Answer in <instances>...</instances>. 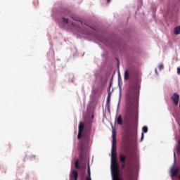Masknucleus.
I'll use <instances>...</instances> for the list:
<instances>
[{
  "label": "nucleus",
  "mask_w": 180,
  "mask_h": 180,
  "mask_svg": "<svg viewBox=\"0 0 180 180\" xmlns=\"http://www.w3.org/2000/svg\"><path fill=\"white\" fill-rule=\"evenodd\" d=\"M52 58H54V51H52V56H51Z\"/></svg>",
  "instance_id": "nucleus-27"
},
{
  "label": "nucleus",
  "mask_w": 180,
  "mask_h": 180,
  "mask_svg": "<svg viewBox=\"0 0 180 180\" xmlns=\"http://www.w3.org/2000/svg\"><path fill=\"white\" fill-rule=\"evenodd\" d=\"M118 67H119V61H118Z\"/></svg>",
  "instance_id": "nucleus-33"
},
{
  "label": "nucleus",
  "mask_w": 180,
  "mask_h": 180,
  "mask_svg": "<svg viewBox=\"0 0 180 180\" xmlns=\"http://www.w3.org/2000/svg\"><path fill=\"white\" fill-rule=\"evenodd\" d=\"M128 162H130V159L128 160Z\"/></svg>",
  "instance_id": "nucleus-32"
},
{
  "label": "nucleus",
  "mask_w": 180,
  "mask_h": 180,
  "mask_svg": "<svg viewBox=\"0 0 180 180\" xmlns=\"http://www.w3.org/2000/svg\"><path fill=\"white\" fill-rule=\"evenodd\" d=\"M123 85V82L121 80V82H120V86H122Z\"/></svg>",
  "instance_id": "nucleus-26"
},
{
  "label": "nucleus",
  "mask_w": 180,
  "mask_h": 180,
  "mask_svg": "<svg viewBox=\"0 0 180 180\" xmlns=\"http://www.w3.org/2000/svg\"><path fill=\"white\" fill-rule=\"evenodd\" d=\"M112 137L114 138V139H116V128L113 127V126H112Z\"/></svg>",
  "instance_id": "nucleus-21"
},
{
  "label": "nucleus",
  "mask_w": 180,
  "mask_h": 180,
  "mask_svg": "<svg viewBox=\"0 0 180 180\" xmlns=\"http://www.w3.org/2000/svg\"><path fill=\"white\" fill-rule=\"evenodd\" d=\"M127 139L129 140V141H131V143H136V141H137V132H129L127 135Z\"/></svg>",
  "instance_id": "nucleus-8"
},
{
  "label": "nucleus",
  "mask_w": 180,
  "mask_h": 180,
  "mask_svg": "<svg viewBox=\"0 0 180 180\" xmlns=\"http://www.w3.org/2000/svg\"><path fill=\"white\" fill-rule=\"evenodd\" d=\"M91 131L92 122L91 121L88 123H84L83 122H79L77 139L78 140L82 139L79 143L81 158H82V154H84V152L89 148L91 144H92V139H91Z\"/></svg>",
  "instance_id": "nucleus-2"
},
{
  "label": "nucleus",
  "mask_w": 180,
  "mask_h": 180,
  "mask_svg": "<svg viewBox=\"0 0 180 180\" xmlns=\"http://www.w3.org/2000/svg\"><path fill=\"white\" fill-rule=\"evenodd\" d=\"M142 133H141V141H143L144 139V133H147L148 131V127L147 126H144L142 128Z\"/></svg>",
  "instance_id": "nucleus-16"
},
{
  "label": "nucleus",
  "mask_w": 180,
  "mask_h": 180,
  "mask_svg": "<svg viewBox=\"0 0 180 180\" xmlns=\"http://www.w3.org/2000/svg\"><path fill=\"white\" fill-rule=\"evenodd\" d=\"M85 176V170L82 171V176H81V180L84 179Z\"/></svg>",
  "instance_id": "nucleus-22"
},
{
  "label": "nucleus",
  "mask_w": 180,
  "mask_h": 180,
  "mask_svg": "<svg viewBox=\"0 0 180 180\" xmlns=\"http://www.w3.org/2000/svg\"><path fill=\"white\" fill-rule=\"evenodd\" d=\"M141 82V79L136 77L134 85H129L125 91L124 122L128 126H130V122L133 119L139 117V98L140 96Z\"/></svg>",
  "instance_id": "nucleus-1"
},
{
  "label": "nucleus",
  "mask_w": 180,
  "mask_h": 180,
  "mask_svg": "<svg viewBox=\"0 0 180 180\" xmlns=\"http://www.w3.org/2000/svg\"><path fill=\"white\" fill-rule=\"evenodd\" d=\"M174 33L176 35L180 34V25L174 27Z\"/></svg>",
  "instance_id": "nucleus-19"
},
{
  "label": "nucleus",
  "mask_w": 180,
  "mask_h": 180,
  "mask_svg": "<svg viewBox=\"0 0 180 180\" xmlns=\"http://www.w3.org/2000/svg\"><path fill=\"white\" fill-rule=\"evenodd\" d=\"M177 74L180 75V67L177 68Z\"/></svg>",
  "instance_id": "nucleus-24"
},
{
  "label": "nucleus",
  "mask_w": 180,
  "mask_h": 180,
  "mask_svg": "<svg viewBox=\"0 0 180 180\" xmlns=\"http://www.w3.org/2000/svg\"><path fill=\"white\" fill-rule=\"evenodd\" d=\"M78 22H79V23L80 25H82V21L79 20Z\"/></svg>",
  "instance_id": "nucleus-28"
},
{
  "label": "nucleus",
  "mask_w": 180,
  "mask_h": 180,
  "mask_svg": "<svg viewBox=\"0 0 180 180\" xmlns=\"http://www.w3.org/2000/svg\"><path fill=\"white\" fill-rule=\"evenodd\" d=\"M171 177L172 179L174 180V176H176L180 180V174L179 169L178 168H175L174 166L171 168Z\"/></svg>",
  "instance_id": "nucleus-9"
},
{
  "label": "nucleus",
  "mask_w": 180,
  "mask_h": 180,
  "mask_svg": "<svg viewBox=\"0 0 180 180\" xmlns=\"http://www.w3.org/2000/svg\"><path fill=\"white\" fill-rule=\"evenodd\" d=\"M67 15H68V13L67 12L58 13L57 15L52 14V18L54 19L57 25H58L59 27H60L61 29H64V27H65L67 25H68L69 20L68 18H65Z\"/></svg>",
  "instance_id": "nucleus-4"
},
{
  "label": "nucleus",
  "mask_w": 180,
  "mask_h": 180,
  "mask_svg": "<svg viewBox=\"0 0 180 180\" xmlns=\"http://www.w3.org/2000/svg\"><path fill=\"white\" fill-rule=\"evenodd\" d=\"M110 86H112V82L110 83V86L108 88V94L107 96V101L105 104V108L109 113H110V96H112V92H110Z\"/></svg>",
  "instance_id": "nucleus-6"
},
{
  "label": "nucleus",
  "mask_w": 180,
  "mask_h": 180,
  "mask_svg": "<svg viewBox=\"0 0 180 180\" xmlns=\"http://www.w3.org/2000/svg\"><path fill=\"white\" fill-rule=\"evenodd\" d=\"M89 29H92L94 30V27L89 26L86 28L81 29L80 33L82 34H84L85 36H89L91 34V31Z\"/></svg>",
  "instance_id": "nucleus-11"
},
{
  "label": "nucleus",
  "mask_w": 180,
  "mask_h": 180,
  "mask_svg": "<svg viewBox=\"0 0 180 180\" xmlns=\"http://www.w3.org/2000/svg\"><path fill=\"white\" fill-rule=\"evenodd\" d=\"M175 151H176L177 154H180V140L178 141L177 146H176V148L173 149L174 153V165L176 164V155L175 153Z\"/></svg>",
  "instance_id": "nucleus-10"
},
{
  "label": "nucleus",
  "mask_w": 180,
  "mask_h": 180,
  "mask_svg": "<svg viewBox=\"0 0 180 180\" xmlns=\"http://www.w3.org/2000/svg\"><path fill=\"white\" fill-rule=\"evenodd\" d=\"M117 140L116 138H112V148H111V176L112 180H116V176L120 175V169L119 168V163L117 162Z\"/></svg>",
  "instance_id": "nucleus-3"
},
{
  "label": "nucleus",
  "mask_w": 180,
  "mask_h": 180,
  "mask_svg": "<svg viewBox=\"0 0 180 180\" xmlns=\"http://www.w3.org/2000/svg\"><path fill=\"white\" fill-rule=\"evenodd\" d=\"M75 168H77V169H81V165H79V160H77L75 161Z\"/></svg>",
  "instance_id": "nucleus-20"
},
{
  "label": "nucleus",
  "mask_w": 180,
  "mask_h": 180,
  "mask_svg": "<svg viewBox=\"0 0 180 180\" xmlns=\"http://www.w3.org/2000/svg\"><path fill=\"white\" fill-rule=\"evenodd\" d=\"M155 72L156 75H158V71L157 70V68L155 69Z\"/></svg>",
  "instance_id": "nucleus-25"
},
{
  "label": "nucleus",
  "mask_w": 180,
  "mask_h": 180,
  "mask_svg": "<svg viewBox=\"0 0 180 180\" xmlns=\"http://www.w3.org/2000/svg\"><path fill=\"white\" fill-rule=\"evenodd\" d=\"M87 176L86 177L85 180H92L91 178V167L89 166V163H88V170H87Z\"/></svg>",
  "instance_id": "nucleus-18"
},
{
  "label": "nucleus",
  "mask_w": 180,
  "mask_h": 180,
  "mask_svg": "<svg viewBox=\"0 0 180 180\" xmlns=\"http://www.w3.org/2000/svg\"><path fill=\"white\" fill-rule=\"evenodd\" d=\"M97 40L100 41L101 44H103L107 48L110 47V40L105 37H98Z\"/></svg>",
  "instance_id": "nucleus-7"
},
{
  "label": "nucleus",
  "mask_w": 180,
  "mask_h": 180,
  "mask_svg": "<svg viewBox=\"0 0 180 180\" xmlns=\"http://www.w3.org/2000/svg\"><path fill=\"white\" fill-rule=\"evenodd\" d=\"M117 113H116V117H115V120L117 121V124H120V126H122L123 124V119L122 118V115H117L119 113V108L117 110Z\"/></svg>",
  "instance_id": "nucleus-12"
},
{
  "label": "nucleus",
  "mask_w": 180,
  "mask_h": 180,
  "mask_svg": "<svg viewBox=\"0 0 180 180\" xmlns=\"http://www.w3.org/2000/svg\"><path fill=\"white\" fill-rule=\"evenodd\" d=\"M72 26H75V24H74V22H72Z\"/></svg>",
  "instance_id": "nucleus-30"
},
{
  "label": "nucleus",
  "mask_w": 180,
  "mask_h": 180,
  "mask_svg": "<svg viewBox=\"0 0 180 180\" xmlns=\"http://www.w3.org/2000/svg\"><path fill=\"white\" fill-rule=\"evenodd\" d=\"M130 79V71L129 70H126L124 74V79L127 81Z\"/></svg>",
  "instance_id": "nucleus-17"
},
{
  "label": "nucleus",
  "mask_w": 180,
  "mask_h": 180,
  "mask_svg": "<svg viewBox=\"0 0 180 180\" xmlns=\"http://www.w3.org/2000/svg\"><path fill=\"white\" fill-rule=\"evenodd\" d=\"M78 180V172L77 170H71L70 174V180Z\"/></svg>",
  "instance_id": "nucleus-13"
},
{
  "label": "nucleus",
  "mask_w": 180,
  "mask_h": 180,
  "mask_svg": "<svg viewBox=\"0 0 180 180\" xmlns=\"http://www.w3.org/2000/svg\"><path fill=\"white\" fill-rule=\"evenodd\" d=\"M120 82H122V77L120 76V72H118L119 99L117 103V110H119L120 108V102H122V86H120Z\"/></svg>",
  "instance_id": "nucleus-5"
},
{
  "label": "nucleus",
  "mask_w": 180,
  "mask_h": 180,
  "mask_svg": "<svg viewBox=\"0 0 180 180\" xmlns=\"http://www.w3.org/2000/svg\"><path fill=\"white\" fill-rule=\"evenodd\" d=\"M112 0H107V2L109 4Z\"/></svg>",
  "instance_id": "nucleus-29"
},
{
  "label": "nucleus",
  "mask_w": 180,
  "mask_h": 180,
  "mask_svg": "<svg viewBox=\"0 0 180 180\" xmlns=\"http://www.w3.org/2000/svg\"><path fill=\"white\" fill-rule=\"evenodd\" d=\"M92 117H94V115H92Z\"/></svg>",
  "instance_id": "nucleus-34"
},
{
  "label": "nucleus",
  "mask_w": 180,
  "mask_h": 180,
  "mask_svg": "<svg viewBox=\"0 0 180 180\" xmlns=\"http://www.w3.org/2000/svg\"><path fill=\"white\" fill-rule=\"evenodd\" d=\"M159 70H160V71H161V70H164V65L163 64H160L159 65Z\"/></svg>",
  "instance_id": "nucleus-23"
},
{
  "label": "nucleus",
  "mask_w": 180,
  "mask_h": 180,
  "mask_svg": "<svg viewBox=\"0 0 180 180\" xmlns=\"http://www.w3.org/2000/svg\"><path fill=\"white\" fill-rule=\"evenodd\" d=\"M127 160V157L124 155V154L120 155V161L121 164H122V168H124L126 167V161Z\"/></svg>",
  "instance_id": "nucleus-15"
},
{
  "label": "nucleus",
  "mask_w": 180,
  "mask_h": 180,
  "mask_svg": "<svg viewBox=\"0 0 180 180\" xmlns=\"http://www.w3.org/2000/svg\"><path fill=\"white\" fill-rule=\"evenodd\" d=\"M34 157H35L34 155H32L31 158H34Z\"/></svg>",
  "instance_id": "nucleus-31"
},
{
  "label": "nucleus",
  "mask_w": 180,
  "mask_h": 180,
  "mask_svg": "<svg viewBox=\"0 0 180 180\" xmlns=\"http://www.w3.org/2000/svg\"><path fill=\"white\" fill-rule=\"evenodd\" d=\"M171 99L173 101L174 105H178V103H179V94H178V93L173 94Z\"/></svg>",
  "instance_id": "nucleus-14"
}]
</instances>
